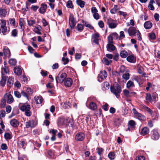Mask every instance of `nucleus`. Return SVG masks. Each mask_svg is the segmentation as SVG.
Returning a JSON list of instances; mask_svg holds the SVG:
<instances>
[{
  "instance_id": "1",
  "label": "nucleus",
  "mask_w": 160,
  "mask_h": 160,
  "mask_svg": "<svg viewBox=\"0 0 160 160\" xmlns=\"http://www.w3.org/2000/svg\"><path fill=\"white\" fill-rule=\"evenodd\" d=\"M110 90L111 92L117 98L120 96V93L122 91L121 88L118 84L115 82L112 86H111Z\"/></svg>"
},
{
  "instance_id": "2",
  "label": "nucleus",
  "mask_w": 160,
  "mask_h": 160,
  "mask_svg": "<svg viewBox=\"0 0 160 160\" xmlns=\"http://www.w3.org/2000/svg\"><path fill=\"white\" fill-rule=\"evenodd\" d=\"M19 108L21 111L25 112V114L27 116L30 117L31 115V107L29 104L24 103L21 106L20 105Z\"/></svg>"
},
{
  "instance_id": "3",
  "label": "nucleus",
  "mask_w": 160,
  "mask_h": 160,
  "mask_svg": "<svg viewBox=\"0 0 160 160\" xmlns=\"http://www.w3.org/2000/svg\"><path fill=\"white\" fill-rule=\"evenodd\" d=\"M6 20L3 19H0V32L3 35L6 34L9 32L6 26Z\"/></svg>"
},
{
  "instance_id": "4",
  "label": "nucleus",
  "mask_w": 160,
  "mask_h": 160,
  "mask_svg": "<svg viewBox=\"0 0 160 160\" xmlns=\"http://www.w3.org/2000/svg\"><path fill=\"white\" fill-rule=\"evenodd\" d=\"M66 77L67 74L65 73H59L56 77V82L57 83H62Z\"/></svg>"
},
{
  "instance_id": "5",
  "label": "nucleus",
  "mask_w": 160,
  "mask_h": 160,
  "mask_svg": "<svg viewBox=\"0 0 160 160\" xmlns=\"http://www.w3.org/2000/svg\"><path fill=\"white\" fill-rule=\"evenodd\" d=\"M114 22V20L111 18H110L107 19V23L108 25L109 28L111 29H113L117 27L118 23L117 22Z\"/></svg>"
},
{
  "instance_id": "6",
  "label": "nucleus",
  "mask_w": 160,
  "mask_h": 160,
  "mask_svg": "<svg viewBox=\"0 0 160 160\" xmlns=\"http://www.w3.org/2000/svg\"><path fill=\"white\" fill-rule=\"evenodd\" d=\"M132 111L134 115L138 119L142 121H144L145 120L146 118L145 117L141 114L140 113L138 112L135 109H133Z\"/></svg>"
},
{
  "instance_id": "7",
  "label": "nucleus",
  "mask_w": 160,
  "mask_h": 160,
  "mask_svg": "<svg viewBox=\"0 0 160 160\" xmlns=\"http://www.w3.org/2000/svg\"><path fill=\"white\" fill-rule=\"evenodd\" d=\"M160 137V135L156 129H153L151 132V138L154 140H158Z\"/></svg>"
},
{
  "instance_id": "8",
  "label": "nucleus",
  "mask_w": 160,
  "mask_h": 160,
  "mask_svg": "<svg viewBox=\"0 0 160 160\" xmlns=\"http://www.w3.org/2000/svg\"><path fill=\"white\" fill-rule=\"evenodd\" d=\"M107 76V72L105 70H102L100 72L98 77V80L99 82L102 81V79H104Z\"/></svg>"
},
{
  "instance_id": "9",
  "label": "nucleus",
  "mask_w": 160,
  "mask_h": 160,
  "mask_svg": "<svg viewBox=\"0 0 160 160\" xmlns=\"http://www.w3.org/2000/svg\"><path fill=\"white\" fill-rule=\"evenodd\" d=\"M92 13L93 14V16L94 18L97 20L99 19L100 16L98 13V10L95 7H92L91 9Z\"/></svg>"
},
{
  "instance_id": "10",
  "label": "nucleus",
  "mask_w": 160,
  "mask_h": 160,
  "mask_svg": "<svg viewBox=\"0 0 160 160\" xmlns=\"http://www.w3.org/2000/svg\"><path fill=\"white\" fill-rule=\"evenodd\" d=\"M76 24V21L73 15H71L69 18V24L71 28H73Z\"/></svg>"
},
{
  "instance_id": "11",
  "label": "nucleus",
  "mask_w": 160,
  "mask_h": 160,
  "mask_svg": "<svg viewBox=\"0 0 160 160\" xmlns=\"http://www.w3.org/2000/svg\"><path fill=\"white\" fill-rule=\"evenodd\" d=\"M138 30L134 27H130L129 28L128 32L130 36H135L138 32Z\"/></svg>"
},
{
  "instance_id": "12",
  "label": "nucleus",
  "mask_w": 160,
  "mask_h": 160,
  "mask_svg": "<svg viewBox=\"0 0 160 160\" xmlns=\"http://www.w3.org/2000/svg\"><path fill=\"white\" fill-rule=\"evenodd\" d=\"M6 101L8 103H12L14 100L12 96L10 94H7L4 96Z\"/></svg>"
},
{
  "instance_id": "13",
  "label": "nucleus",
  "mask_w": 160,
  "mask_h": 160,
  "mask_svg": "<svg viewBox=\"0 0 160 160\" xmlns=\"http://www.w3.org/2000/svg\"><path fill=\"white\" fill-rule=\"evenodd\" d=\"M8 14V12L7 9L0 8V18H5Z\"/></svg>"
},
{
  "instance_id": "14",
  "label": "nucleus",
  "mask_w": 160,
  "mask_h": 160,
  "mask_svg": "<svg viewBox=\"0 0 160 160\" xmlns=\"http://www.w3.org/2000/svg\"><path fill=\"white\" fill-rule=\"evenodd\" d=\"M47 8V4L42 3L41 4V7L39 10V12L41 14H44L46 11Z\"/></svg>"
},
{
  "instance_id": "15",
  "label": "nucleus",
  "mask_w": 160,
  "mask_h": 160,
  "mask_svg": "<svg viewBox=\"0 0 160 160\" xmlns=\"http://www.w3.org/2000/svg\"><path fill=\"white\" fill-rule=\"evenodd\" d=\"M75 139L78 141H82L85 138V135L83 133H78L75 136Z\"/></svg>"
},
{
  "instance_id": "16",
  "label": "nucleus",
  "mask_w": 160,
  "mask_h": 160,
  "mask_svg": "<svg viewBox=\"0 0 160 160\" xmlns=\"http://www.w3.org/2000/svg\"><path fill=\"white\" fill-rule=\"evenodd\" d=\"M72 81L70 78H67L65 80L64 85L66 87H70L72 84Z\"/></svg>"
},
{
  "instance_id": "17",
  "label": "nucleus",
  "mask_w": 160,
  "mask_h": 160,
  "mask_svg": "<svg viewBox=\"0 0 160 160\" xmlns=\"http://www.w3.org/2000/svg\"><path fill=\"white\" fill-rule=\"evenodd\" d=\"M128 130L132 131L134 128L135 126V123L133 120H130L128 124Z\"/></svg>"
},
{
  "instance_id": "18",
  "label": "nucleus",
  "mask_w": 160,
  "mask_h": 160,
  "mask_svg": "<svg viewBox=\"0 0 160 160\" xmlns=\"http://www.w3.org/2000/svg\"><path fill=\"white\" fill-rule=\"evenodd\" d=\"M127 60L130 62L134 63L136 62V58L134 55L129 56L127 58Z\"/></svg>"
},
{
  "instance_id": "19",
  "label": "nucleus",
  "mask_w": 160,
  "mask_h": 160,
  "mask_svg": "<svg viewBox=\"0 0 160 160\" xmlns=\"http://www.w3.org/2000/svg\"><path fill=\"white\" fill-rule=\"evenodd\" d=\"M7 78V76L6 75H2V79L0 81V84L2 87L4 86Z\"/></svg>"
},
{
  "instance_id": "20",
  "label": "nucleus",
  "mask_w": 160,
  "mask_h": 160,
  "mask_svg": "<svg viewBox=\"0 0 160 160\" xmlns=\"http://www.w3.org/2000/svg\"><path fill=\"white\" fill-rule=\"evenodd\" d=\"M149 132V130L147 127H144L141 130V135L144 136L148 134Z\"/></svg>"
},
{
  "instance_id": "21",
  "label": "nucleus",
  "mask_w": 160,
  "mask_h": 160,
  "mask_svg": "<svg viewBox=\"0 0 160 160\" xmlns=\"http://www.w3.org/2000/svg\"><path fill=\"white\" fill-rule=\"evenodd\" d=\"M34 99L36 103L40 104L42 103L43 101V99L41 96H36L34 98Z\"/></svg>"
},
{
  "instance_id": "22",
  "label": "nucleus",
  "mask_w": 160,
  "mask_h": 160,
  "mask_svg": "<svg viewBox=\"0 0 160 160\" xmlns=\"http://www.w3.org/2000/svg\"><path fill=\"white\" fill-rule=\"evenodd\" d=\"M124 95L127 97H130L132 95H134L135 93L134 92H130L128 90L125 89L123 90Z\"/></svg>"
},
{
  "instance_id": "23",
  "label": "nucleus",
  "mask_w": 160,
  "mask_h": 160,
  "mask_svg": "<svg viewBox=\"0 0 160 160\" xmlns=\"http://www.w3.org/2000/svg\"><path fill=\"white\" fill-rule=\"evenodd\" d=\"M152 23L150 21L146 22L144 24V27L147 29H150L152 27Z\"/></svg>"
},
{
  "instance_id": "24",
  "label": "nucleus",
  "mask_w": 160,
  "mask_h": 160,
  "mask_svg": "<svg viewBox=\"0 0 160 160\" xmlns=\"http://www.w3.org/2000/svg\"><path fill=\"white\" fill-rule=\"evenodd\" d=\"M10 123L12 127L14 128L17 127L19 125V122L16 119H13L11 120L10 121Z\"/></svg>"
},
{
  "instance_id": "25",
  "label": "nucleus",
  "mask_w": 160,
  "mask_h": 160,
  "mask_svg": "<svg viewBox=\"0 0 160 160\" xmlns=\"http://www.w3.org/2000/svg\"><path fill=\"white\" fill-rule=\"evenodd\" d=\"M112 43H108L107 46V50L108 51H113L116 49L115 46L112 44Z\"/></svg>"
},
{
  "instance_id": "26",
  "label": "nucleus",
  "mask_w": 160,
  "mask_h": 160,
  "mask_svg": "<svg viewBox=\"0 0 160 160\" xmlns=\"http://www.w3.org/2000/svg\"><path fill=\"white\" fill-rule=\"evenodd\" d=\"M13 70L15 74L19 76L22 74V70L21 68L19 67H15Z\"/></svg>"
},
{
  "instance_id": "27",
  "label": "nucleus",
  "mask_w": 160,
  "mask_h": 160,
  "mask_svg": "<svg viewBox=\"0 0 160 160\" xmlns=\"http://www.w3.org/2000/svg\"><path fill=\"white\" fill-rule=\"evenodd\" d=\"M34 122L33 120L29 121L26 122V125L27 128L34 127H35Z\"/></svg>"
},
{
  "instance_id": "28",
  "label": "nucleus",
  "mask_w": 160,
  "mask_h": 160,
  "mask_svg": "<svg viewBox=\"0 0 160 160\" xmlns=\"http://www.w3.org/2000/svg\"><path fill=\"white\" fill-rule=\"evenodd\" d=\"M76 3L81 8H83L86 3L84 1L82 0H77Z\"/></svg>"
},
{
  "instance_id": "29",
  "label": "nucleus",
  "mask_w": 160,
  "mask_h": 160,
  "mask_svg": "<svg viewBox=\"0 0 160 160\" xmlns=\"http://www.w3.org/2000/svg\"><path fill=\"white\" fill-rule=\"evenodd\" d=\"M14 82V78L13 77H10L8 79L7 85L11 87L13 85Z\"/></svg>"
},
{
  "instance_id": "30",
  "label": "nucleus",
  "mask_w": 160,
  "mask_h": 160,
  "mask_svg": "<svg viewBox=\"0 0 160 160\" xmlns=\"http://www.w3.org/2000/svg\"><path fill=\"white\" fill-rule=\"evenodd\" d=\"M18 144L20 147H21L22 148H23L27 144L26 140L25 139H22L20 141L18 142Z\"/></svg>"
},
{
  "instance_id": "31",
  "label": "nucleus",
  "mask_w": 160,
  "mask_h": 160,
  "mask_svg": "<svg viewBox=\"0 0 160 160\" xmlns=\"http://www.w3.org/2000/svg\"><path fill=\"white\" fill-rule=\"evenodd\" d=\"M112 62V60H111V59H109L106 57H104L103 58V62L104 64L107 65H109Z\"/></svg>"
},
{
  "instance_id": "32",
  "label": "nucleus",
  "mask_w": 160,
  "mask_h": 160,
  "mask_svg": "<svg viewBox=\"0 0 160 160\" xmlns=\"http://www.w3.org/2000/svg\"><path fill=\"white\" fill-rule=\"evenodd\" d=\"M97 108V105L95 103L93 102H91L89 105V108L92 110H94L96 109Z\"/></svg>"
},
{
  "instance_id": "33",
  "label": "nucleus",
  "mask_w": 160,
  "mask_h": 160,
  "mask_svg": "<svg viewBox=\"0 0 160 160\" xmlns=\"http://www.w3.org/2000/svg\"><path fill=\"white\" fill-rule=\"evenodd\" d=\"M135 85L133 82L131 80L128 81L127 83V87L128 88L134 87Z\"/></svg>"
},
{
  "instance_id": "34",
  "label": "nucleus",
  "mask_w": 160,
  "mask_h": 160,
  "mask_svg": "<svg viewBox=\"0 0 160 160\" xmlns=\"http://www.w3.org/2000/svg\"><path fill=\"white\" fill-rule=\"evenodd\" d=\"M9 72V70L8 67L5 66L4 67L2 68L1 72L2 75H5L4 73H8Z\"/></svg>"
},
{
  "instance_id": "35",
  "label": "nucleus",
  "mask_w": 160,
  "mask_h": 160,
  "mask_svg": "<svg viewBox=\"0 0 160 160\" xmlns=\"http://www.w3.org/2000/svg\"><path fill=\"white\" fill-rule=\"evenodd\" d=\"M4 55L6 57H9L10 55V52L8 48L4 49L3 50Z\"/></svg>"
},
{
  "instance_id": "36",
  "label": "nucleus",
  "mask_w": 160,
  "mask_h": 160,
  "mask_svg": "<svg viewBox=\"0 0 160 160\" xmlns=\"http://www.w3.org/2000/svg\"><path fill=\"white\" fill-rule=\"evenodd\" d=\"M154 2V0H150L148 5V8L149 9L151 10H154V7L153 5V4Z\"/></svg>"
},
{
  "instance_id": "37",
  "label": "nucleus",
  "mask_w": 160,
  "mask_h": 160,
  "mask_svg": "<svg viewBox=\"0 0 160 160\" xmlns=\"http://www.w3.org/2000/svg\"><path fill=\"white\" fill-rule=\"evenodd\" d=\"M8 63L11 65L15 66L17 63V61L15 59L11 58L9 60Z\"/></svg>"
},
{
  "instance_id": "38",
  "label": "nucleus",
  "mask_w": 160,
  "mask_h": 160,
  "mask_svg": "<svg viewBox=\"0 0 160 160\" xmlns=\"http://www.w3.org/2000/svg\"><path fill=\"white\" fill-rule=\"evenodd\" d=\"M117 7L118 6L117 5H114L113 8L110 10V12L112 14H115L117 10H118L117 9Z\"/></svg>"
},
{
  "instance_id": "39",
  "label": "nucleus",
  "mask_w": 160,
  "mask_h": 160,
  "mask_svg": "<svg viewBox=\"0 0 160 160\" xmlns=\"http://www.w3.org/2000/svg\"><path fill=\"white\" fill-rule=\"evenodd\" d=\"M120 55L122 58H125L128 56V53L127 52L125 51H122L121 52Z\"/></svg>"
},
{
  "instance_id": "40",
  "label": "nucleus",
  "mask_w": 160,
  "mask_h": 160,
  "mask_svg": "<svg viewBox=\"0 0 160 160\" xmlns=\"http://www.w3.org/2000/svg\"><path fill=\"white\" fill-rule=\"evenodd\" d=\"M133 80H134L139 84V86H141L140 82H141V79L139 76H135L133 78Z\"/></svg>"
},
{
  "instance_id": "41",
  "label": "nucleus",
  "mask_w": 160,
  "mask_h": 160,
  "mask_svg": "<svg viewBox=\"0 0 160 160\" xmlns=\"http://www.w3.org/2000/svg\"><path fill=\"white\" fill-rule=\"evenodd\" d=\"M148 37L150 40H154L156 38L155 34L153 32L149 33Z\"/></svg>"
},
{
  "instance_id": "42",
  "label": "nucleus",
  "mask_w": 160,
  "mask_h": 160,
  "mask_svg": "<svg viewBox=\"0 0 160 160\" xmlns=\"http://www.w3.org/2000/svg\"><path fill=\"white\" fill-rule=\"evenodd\" d=\"M146 99L147 101L151 102L152 101V96L149 93H147L146 94Z\"/></svg>"
},
{
  "instance_id": "43",
  "label": "nucleus",
  "mask_w": 160,
  "mask_h": 160,
  "mask_svg": "<svg viewBox=\"0 0 160 160\" xmlns=\"http://www.w3.org/2000/svg\"><path fill=\"white\" fill-rule=\"evenodd\" d=\"M4 136L5 138L7 140H10L12 138L11 134L9 133H5Z\"/></svg>"
},
{
  "instance_id": "44",
  "label": "nucleus",
  "mask_w": 160,
  "mask_h": 160,
  "mask_svg": "<svg viewBox=\"0 0 160 160\" xmlns=\"http://www.w3.org/2000/svg\"><path fill=\"white\" fill-rule=\"evenodd\" d=\"M28 24L29 26H33L36 23L35 20H30L28 21Z\"/></svg>"
},
{
  "instance_id": "45",
  "label": "nucleus",
  "mask_w": 160,
  "mask_h": 160,
  "mask_svg": "<svg viewBox=\"0 0 160 160\" xmlns=\"http://www.w3.org/2000/svg\"><path fill=\"white\" fill-rule=\"evenodd\" d=\"M103 87L102 88V90L107 89L109 88V84L108 82H105L103 84Z\"/></svg>"
},
{
  "instance_id": "46",
  "label": "nucleus",
  "mask_w": 160,
  "mask_h": 160,
  "mask_svg": "<svg viewBox=\"0 0 160 160\" xmlns=\"http://www.w3.org/2000/svg\"><path fill=\"white\" fill-rule=\"evenodd\" d=\"M77 28L78 31H82L83 29V26L81 24H78L77 26Z\"/></svg>"
},
{
  "instance_id": "47",
  "label": "nucleus",
  "mask_w": 160,
  "mask_h": 160,
  "mask_svg": "<svg viewBox=\"0 0 160 160\" xmlns=\"http://www.w3.org/2000/svg\"><path fill=\"white\" fill-rule=\"evenodd\" d=\"M130 74L128 73H125L122 75V78L123 79L127 80L129 78Z\"/></svg>"
},
{
  "instance_id": "48",
  "label": "nucleus",
  "mask_w": 160,
  "mask_h": 160,
  "mask_svg": "<svg viewBox=\"0 0 160 160\" xmlns=\"http://www.w3.org/2000/svg\"><path fill=\"white\" fill-rule=\"evenodd\" d=\"M115 154L113 152H110L108 155V157L111 160L115 158Z\"/></svg>"
},
{
  "instance_id": "49",
  "label": "nucleus",
  "mask_w": 160,
  "mask_h": 160,
  "mask_svg": "<svg viewBox=\"0 0 160 160\" xmlns=\"http://www.w3.org/2000/svg\"><path fill=\"white\" fill-rule=\"evenodd\" d=\"M67 7L68 8H73L72 3L71 0L68 1L67 4Z\"/></svg>"
},
{
  "instance_id": "50",
  "label": "nucleus",
  "mask_w": 160,
  "mask_h": 160,
  "mask_svg": "<svg viewBox=\"0 0 160 160\" xmlns=\"http://www.w3.org/2000/svg\"><path fill=\"white\" fill-rule=\"evenodd\" d=\"M96 149L97 150V152L100 156L103 152V149L101 148H98Z\"/></svg>"
},
{
  "instance_id": "51",
  "label": "nucleus",
  "mask_w": 160,
  "mask_h": 160,
  "mask_svg": "<svg viewBox=\"0 0 160 160\" xmlns=\"http://www.w3.org/2000/svg\"><path fill=\"white\" fill-rule=\"evenodd\" d=\"M18 31L16 29H13L12 31V35L13 37H15L17 36Z\"/></svg>"
},
{
  "instance_id": "52",
  "label": "nucleus",
  "mask_w": 160,
  "mask_h": 160,
  "mask_svg": "<svg viewBox=\"0 0 160 160\" xmlns=\"http://www.w3.org/2000/svg\"><path fill=\"white\" fill-rule=\"evenodd\" d=\"M10 24L13 26H15V21L14 18H10L9 19Z\"/></svg>"
},
{
  "instance_id": "53",
  "label": "nucleus",
  "mask_w": 160,
  "mask_h": 160,
  "mask_svg": "<svg viewBox=\"0 0 160 160\" xmlns=\"http://www.w3.org/2000/svg\"><path fill=\"white\" fill-rule=\"evenodd\" d=\"M38 6L34 5H32L31 7V10L34 12H36L37 10L38 9Z\"/></svg>"
},
{
  "instance_id": "54",
  "label": "nucleus",
  "mask_w": 160,
  "mask_h": 160,
  "mask_svg": "<svg viewBox=\"0 0 160 160\" xmlns=\"http://www.w3.org/2000/svg\"><path fill=\"white\" fill-rule=\"evenodd\" d=\"M14 95L17 98H19L21 97V94L18 91H15L14 92Z\"/></svg>"
},
{
  "instance_id": "55",
  "label": "nucleus",
  "mask_w": 160,
  "mask_h": 160,
  "mask_svg": "<svg viewBox=\"0 0 160 160\" xmlns=\"http://www.w3.org/2000/svg\"><path fill=\"white\" fill-rule=\"evenodd\" d=\"M62 60L63 62V64L64 65L66 64L69 62V59L68 58H65L64 57H62Z\"/></svg>"
},
{
  "instance_id": "56",
  "label": "nucleus",
  "mask_w": 160,
  "mask_h": 160,
  "mask_svg": "<svg viewBox=\"0 0 160 160\" xmlns=\"http://www.w3.org/2000/svg\"><path fill=\"white\" fill-rule=\"evenodd\" d=\"M158 95L156 93H154L152 94V97L153 98V100L154 101H157L158 99V98L157 97Z\"/></svg>"
},
{
  "instance_id": "57",
  "label": "nucleus",
  "mask_w": 160,
  "mask_h": 160,
  "mask_svg": "<svg viewBox=\"0 0 160 160\" xmlns=\"http://www.w3.org/2000/svg\"><path fill=\"white\" fill-rule=\"evenodd\" d=\"M118 13L120 15H122L124 18H125L127 16V14L126 12L119 11L118 12Z\"/></svg>"
},
{
  "instance_id": "58",
  "label": "nucleus",
  "mask_w": 160,
  "mask_h": 160,
  "mask_svg": "<svg viewBox=\"0 0 160 160\" xmlns=\"http://www.w3.org/2000/svg\"><path fill=\"white\" fill-rule=\"evenodd\" d=\"M125 67L124 66H122L119 69V73H124L125 71Z\"/></svg>"
},
{
  "instance_id": "59",
  "label": "nucleus",
  "mask_w": 160,
  "mask_h": 160,
  "mask_svg": "<svg viewBox=\"0 0 160 160\" xmlns=\"http://www.w3.org/2000/svg\"><path fill=\"white\" fill-rule=\"evenodd\" d=\"M48 154L51 158H54V154L53 152L51 150H49L48 151Z\"/></svg>"
},
{
  "instance_id": "60",
  "label": "nucleus",
  "mask_w": 160,
  "mask_h": 160,
  "mask_svg": "<svg viewBox=\"0 0 160 160\" xmlns=\"http://www.w3.org/2000/svg\"><path fill=\"white\" fill-rule=\"evenodd\" d=\"M1 148L2 150H6L8 148L7 144L5 143H2L1 146Z\"/></svg>"
},
{
  "instance_id": "61",
  "label": "nucleus",
  "mask_w": 160,
  "mask_h": 160,
  "mask_svg": "<svg viewBox=\"0 0 160 160\" xmlns=\"http://www.w3.org/2000/svg\"><path fill=\"white\" fill-rule=\"evenodd\" d=\"M113 37L112 36L110 35L108 38V43H113Z\"/></svg>"
},
{
  "instance_id": "62",
  "label": "nucleus",
  "mask_w": 160,
  "mask_h": 160,
  "mask_svg": "<svg viewBox=\"0 0 160 160\" xmlns=\"http://www.w3.org/2000/svg\"><path fill=\"white\" fill-rule=\"evenodd\" d=\"M27 93L28 94V95H30L31 94H32L33 92L31 88H27L26 90Z\"/></svg>"
},
{
  "instance_id": "63",
  "label": "nucleus",
  "mask_w": 160,
  "mask_h": 160,
  "mask_svg": "<svg viewBox=\"0 0 160 160\" xmlns=\"http://www.w3.org/2000/svg\"><path fill=\"white\" fill-rule=\"evenodd\" d=\"M106 58L109 59H112L113 58V55L111 54H106L105 55Z\"/></svg>"
},
{
  "instance_id": "64",
  "label": "nucleus",
  "mask_w": 160,
  "mask_h": 160,
  "mask_svg": "<svg viewBox=\"0 0 160 160\" xmlns=\"http://www.w3.org/2000/svg\"><path fill=\"white\" fill-rule=\"evenodd\" d=\"M136 159V160H145V158L142 156H140L137 157Z\"/></svg>"
}]
</instances>
